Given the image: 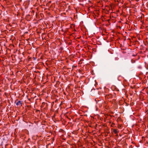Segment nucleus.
<instances>
[{"mask_svg": "<svg viewBox=\"0 0 148 148\" xmlns=\"http://www.w3.org/2000/svg\"><path fill=\"white\" fill-rule=\"evenodd\" d=\"M95 101L96 102L97 104L96 106L99 107L101 108L102 105V104L103 102V101L102 100H99L98 99L96 98L95 99Z\"/></svg>", "mask_w": 148, "mask_h": 148, "instance_id": "f257e3e1", "label": "nucleus"}, {"mask_svg": "<svg viewBox=\"0 0 148 148\" xmlns=\"http://www.w3.org/2000/svg\"><path fill=\"white\" fill-rule=\"evenodd\" d=\"M135 68L137 69H140L142 68L141 63L140 62L136 63L135 64Z\"/></svg>", "mask_w": 148, "mask_h": 148, "instance_id": "f03ea898", "label": "nucleus"}, {"mask_svg": "<svg viewBox=\"0 0 148 148\" xmlns=\"http://www.w3.org/2000/svg\"><path fill=\"white\" fill-rule=\"evenodd\" d=\"M113 96L111 94H107L105 96V98L106 100H108L112 98Z\"/></svg>", "mask_w": 148, "mask_h": 148, "instance_id": "7ed1b4c3", "label": "nucleus"}, {"mask_svg": "<svg viewBox=\"0 0 148 148\" xmlns=\"http://www.w3.org/2000/svg\"><path fill=\"white\" fill-rule=\"evenodd\" d=\"M48 106V104L47 103L45 102H43L41 106V107L43 108L44 107H47Z\"/></svg>", "mask_w": 148, "mask_h": 148, "instance_id": "20e7f679", "label": "nucleus"}, {"mask_svg": "<svg viewBox=\"0 0 148 148\" xmlns=\"http://www.w3.org/2000/svg\"><path fill=\"white\" fill-rule=\"evenodd\" d=\"M16 105L17 106H22V102L20 101H19L16 103Z\"/></svg>", "mask_w": 148, "mask_h": 148, "instance_id": "39448f33", "label": "nucleus"}, {"mask_svg": "<svg viewBox=\"0 0 148 148\" xmlns=\"http://www.w3.org/2000/svg\"><path fill=\"white\" fill-rule=\"evenodd\" d=\"M113 132L115 134H117V133L119 132L116 129H114L113 130Z\"/></svg>", "mask_w": 148, "mask_h": 148, "instance_id": "423d86ee", "label": "nucleus"}, {"mask_svg": "<svg viewBox=\"0 0 148 148\" xmlns=\"http://www.w3.org/2000/svg\"><path fill=\"white\" fill-rule=\"evenodd\" d=\"M118 58H115V60H118Z\"/></svg>", "mask_w": 148, "mask_h": 148, "instance_id": "0eeeda50", "label": "nucleus"}, {"mask_svg": "<svg viewBox=\"0 0 148 148\" xmlns=\"http://www.w3.org/2000/svg\"><path fill=\"white\" fill-rule=\"evenodd\" d=\"M118 127L119 128H120L121 127V126L120 125H119L118 126Z\"/></svg>", "mask_w": 148, "mask_h": 148, "instance_id": "6e6552de", "label": "nucleus"}]
</instances>
